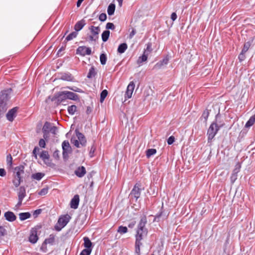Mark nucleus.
<instances>
[{
  "instance_id": "ddd939ff",
  "label": "nucleus",
  "mask_w": 255,
  "mask_h": 255,
  "mask_svg": "<svg viewBox=\"0 0 255 255\" xmlns=\"http://www.w3.org/2000/svg\"><path fill=\"white\" fill-rule=\"evenodd\" d=\"M52 126V124L49 122H46L45 123L42 128V131L44 133L43 137L44 138H46L47 137L49 130Z\"/></svg>"
},
{
  "instance_id": "a878e982",
  "label": "nucleus",
  "mask_w": 255,
  "mask_h": 255,
  "mask_svg": "<svg viewBox=\"0 0 255 255\" xmlns=\"http://www.w3.org/2000/svg\"><path fill=\"white\" fill-rule=\"evenodd\" d=\"M89 29L93 35L95 36H98L100 31V29L99 26L96 27L94 26H91Z\"/></svg>"
},
{
  "instance_id": "7ed1b4c3",
  "label": "nucleus",
  "mask_w": 255,
  "mask_h": 255,
  "mask_svg": "<svg viewBox=\"0 0 255 255\" xmlns=\"http://www.w3.org/2000/svg\"><path fill=\"white\" fill-rule=\"evenodd\" d=\"M24 167L22 165H20L15 167L14 173L15 175L12 183L14 185L17 187H18L21 181V175L24 173Z\"/></svg>"
},
{
  "instance_id": "39448f33",
  "label": "nucleus",
  "mask_w": 255,
  "mask_h": 255,
  "mask_svg": "<svg viewBox=\"0 0 255 255\" xmlns=\"http://www.w3.org/2000/svg\"><path fill=\"white\" fill-rule=\"evenodd\" d=\"M141 193L140 185L138 183L135 184L129 194L130 198L133 201L136 202L139 198Z\"/></svg>"
},
{
  "instance_id": "412c9836",
  "label": "nucleus",
  "mask_w": 255,
  "mask_h": 255,
  "mask_svg": "<svg viewBox=\"0 0 255 255\" xmlns=\"http://www.w3.org/2000/svg\"><path fill=\"white\" fill-rule=\"evenodd\" d=\"M84 243V246L86 248L85 249H92V243L88 237H85L83 239Z\"/></svg>"
},
{
  "instance_id": "13d9d810",
  "label": "nucleus",
  "mask_w": 255,
  "mask_h": 255,
  "mask_svg": "<svg viewBox=\"0 0 255 255\" xmlns=\"http://www.w3.org/2000/svg\"><path fill=\"white\" fill-rule=\"evenodd\" d=\"M39 151V148L37 146H35L32 152V154L34 157L36 159L37 158V152Z\"/></svg>"
},
{
  "instance_id": "680f3d73",
  "label": "nucleus",
  "mask_w": 255,
  "mask_h": 255,
  "mask_svg": "<svg viewBox=\"0 0 255 255\" xmlns=\"http://www.w3.org/2000/svg\"><path fill=\"white\" fill-rule=\"evenodd\" d=\"M39 145L40 147L42 148H45V142L43 139H40L39 141Z\"/></svg>"
},
{
  "instance_id": "f704fd0d",
  "label": "nucleus",
  "mask_w": 255,
  "mask_h": 255,
  "mask_svg": "<svg viewBox=\"0 0 255 255\" xmlns=\"http://www.w3.org/2000/svg\"><path fill=\"white\" fill-rule=\"evenodd\" d=\"M152 44L151 43H148L146 44V47L143 51V53L148 56V54L152 51Z\"/></svg>"
},
{
  "instance_id": "c03bdc74",
  "label": "nucleus",
  "mask_w": 255,
  "mask_h": 255,
  "mask_svg": "<svg viewBox=\"0 0 255 255\" xmlns=\"http://www.w3.org/2000/svg\"><path fill=\"white\" fill-rule=\"evenodd\" d=\"M48 191V188H43L38 192V195L40 196H44L47 194Z\"/></svg>"
},
{
  "instance_id": "5701e85b",
  "label": "nucleus",
  "mask_w": 255,
  "mask_h": 255,
  "mask_svg": "<svg viewBox=\"0 0 255 255\" xmlns=\"http://www.w3.org/2000/svg\"><path fill=\"white\" fill-rule=\"evenodd\" d=\"M45 175V174L41 172H37L31 175V178L37 181L40 180Z\"/></svg>"
},
{
  "instance_id": "c756f323",
  "label": "nucleus",
  "mask_w": 255,
  "mask_h": 255,
  "mask_svg": "<svg viewBox=\"0 0 255 255\" xmlns=\"http://www.w3.org/2000/svg\"><path fill=\"white\" fill-rule=\"evenodd\" d=\"M128 48V45L126 43L121 44L118 48V52L119 53H123Z\"/></svg>"
},
{
  "instance_id": "338daca9",
  "label": "nucleus",
  "mask_w": 255,
  "mask_h": 255,
  "mask_svg": "<svg viewBox=\"0 0 255 255\" xmlns=\"http://www.w3.org/2000/svg\"><path fill=\"white\" fill-rule=\"evenodd\" d=\"M136 33V30L134 29H132V31L130 32L129 35V38L130 39L132 38L133 36Z\"/></svg>"
},
{
  "instance_id": "3c124183",
  "label": "nucleus",
  "mask_w": 255,
  "mask_h": 255,
  "mask_svg": "<svg viewBox=\"0 0 255 255\" xmlns=\"http://www.w3.org/2000/svg\"><path fill=\"white\" fill-rule=\"evenodd\" d=\"M99 19L101 21H105L107 19V15L105 13H102L100 14Z\"/></svg>"
},
{
  "instance_id": "9b49d317",
  "label": "nucleus",
  "mask_w": 255,
  "mask_h": 255,
  "mask_svg": "<svg viewBox=\"0 0 255 255\" xmlns=\"http://www.w3.org/2000/svg\"><path fill=\"white\" fill-rule=\"evenodd\" d=\"M63 155L64 157L67 155L68 152L71 150V147L68 140H64L62 144Z\"/></svg>"
},
{
  "instance_id": "f03ea898",
  "label": "nucleus",
  "mask_w": 255,
  "mask_h": 255,
  "mask_svg": "<svg viewBox=\"0 0 255 255\" xmlns=\"http://www.w3.org/2000/svg\"><path fill=\"white\" fill-rule=\"evenodd\" d=\"M218 116V115H217L216 116V121L213 122L211 124L208 129L207 135L208 142H211L212 140L214 138V137H215V136L216 135L218 131L220 129V128L222 127L221 126H218L217 123V120Z\"/></svg>"
},
{
  "instance_id": "dca6fc26",
  "label": "nucleus",
  "mask_w": 255,
  "mask_h": 255,
  "mask_svg": "<svg viewBox=\"0 0 255 255\" xmlns=\"http://www.w3.org/2000/svg\"><path fill=\"white\" fill-rule=\"evenodd\" d=\"M169 61V58L167 57H165L162 60L157 62L154 66V68L160 69L163 66L167 65Z\"/></svg>"
},
{
  "instance_id": "e433bc0d",
  "label": "nucleus",
  "mask_w": 255,
  "mask_h": 255,
  "mask_svg": "<svg viewBox=\"0 0 255 255\" xmlns=\"http://www.w3.org/2000/svg\"><path fill=\"white\" fill-rule=\"evenodd\" d=\"M107 56L105 54L102 53L100 55V60L101 64L103 65H104L106 64L107 62Z\"/></svg>"
},
{
  "instance_id": "6e6552de",
  "label": "nucleus",
  "mask_w": 255,
  "mask_h": 255,
  "mask_svg": "<svg viewBox=\"0 0 255 255\" xmlns=\"http://www.w3.org/2000/svg\"><path fill=\"white\" fill-rule=\"evenodd\" d=\"M38 239L37 236V229L33 228L30 231V234L29 237V241L32 244H35Z\"/></svg>"
},
{
  "instance_id": "b1692460",
  "label": "nucleus",
  "mask_w": 255,
  "mask_h": 255,
  "mask_svg": "<svg viewBox=\"0 0 255 255\" xmlns=\"http://www.w3.org/2000/svg\"><path fill=\"white\" fill-rule=\"evenodd\" d=\"M115 8H116L115 4L113 3H110L108 7V9H107L108 14L109 15H112L113 14H114L115 11Z\"/></svg>"
},
{
  "instance_id": "a19ab883",
  "label": "nucleus",
  "mask_w": 255,
  "mask_h": 255,
  "mask_svg": "<svg viewBox=\"0 0 255 255\" xmlns=\"http://www.w3.org/2000/svg\"><path fill=\"white\" fill-rule=\"evenodd\" d=\"M251 43L250 42L248 41V42H246L245 44H244V47H243V48L242 50V51L243 52V53H246V52L249 50V49L250 48V46H251Z\"/></svg>"
},
{
  "instance_id": "7c9ffc66",
  "label": "nucleus",
  "mask_w": 255,
  "mask_h": 255,
  "mask_svg": "<svg viewBox=\"0 0 255 255\" xmlns=\"http://www.w3.org/2000/svg\"><path fill=\"white\" fill-rule=\"evenodd\" d=\"M46 244L53 245L55 242V236L53 234L50 235L48 238L46 239L44 241Z\"/></svg>"
},
{
  "instance_id": "aec40b11",
  "label": "nucleus",
  "mask_w": 255,
  "mask_h": 255,
  "mask_svg": "<svg viewBox=\"0 0 255 255\" xmlns=\"http://www.w3.org/2000/svg\"><path fill=\"white\" fill-rule=\"evenodd\" d=\"M66 94H67L66 97L68 99L72 100H74V101H77V100H79V96L77 94H76L73 92H70V91H66Z\"/></svg>"
},
{
  "instance_id": "2f4dec72",
  "label": "nucleus",
  "mask_w": 255,
  "mask_h": 255,
  "mask_svg": "<svg viewBox=\"0 0 255 255\" xmlns=\"http://www.w3.org/2000/svg\"><path fill=\"white\" fill-rule=\"evenodd\" d=\"M40 158L46 162V160L49 159V155L47 151H42L40 154Z\"/></svg>"
},
{
  "instance_id": "4468645a",
  "label": "nucleus",
  "mask_w": 255,
  "mask_h": 255,
  "mask_svg": "<svg viewBox=\"0 0 255 255\" xmlns=\"http://www.w3.org/2000/svg\"><path fill=\"white\" fill-rule=\"evenodd\" d=\"M4 216L5 217V220H6L8 222H13L16 219V216L11 211L6 212L4 213Z\"/></svg>"
},
{
  "instance_id": "f8f14e48",
  "label": "nucleus",
  "mask_w": 255,
  "mask_h": 255,
  "mask_svg": "<svg viewBox=\"0 0 255 255\" xmlns=\"http://www.w3.org/2000/svg\"><path fill=\"white\" fill-rule=\"evenodd\" d=\"M79 196L75 195L70 202V207L74 209L78 208L79 204Z\"/></svg>"
},
{
  "instance_id": "f3484780",
  "label": "nucleus",
  "mask_w": 255,
  "mask_h": 255,
  "mask_svg": "<svg viewBox=\"0 0 255 255\" xmlns=\"http://www.w3.org/2000/svg\"><path fill=\"white\" fill-rule=\"evenodd\" d=\"M76 135L78 140L80 142L81 145L82 146H85L86 144L87 141L84 134L79 131H76Z\"/></svg>"
},
{
  "instance_id": "8fccbe9b",
  "label": "nucleus",
  "mask_w": 255,
  "mask_h": 255,
  "mask_svg": "<svg viewBox=\"0 0 255 255\" xmlns=\"http://www.w3.org/2000/svg\"><path fill=\"white\" fill-rule=\"evenodd\" d=\"M67 88L72 91H73L74 92H78V93H83V92L82 90H81V89H80L78 87H68Z\"/></svg>"
},
{
  "instance_id": "603ef678",
  "label": "nucleus",
  "mask_w": 255,
  "mask_h": 255,
  "mask_svg": "<svg viewBox=\"0 0 255 255\" xmlns=\"http://www.w3.org/2000/svg\"><path fill=\"white\" fill-rule=\"evenodd\" d=\"M163 212L161 211L159 213H158L155 216L154 218V221H157L158 222L159 221L160 218L162 216Z\"/></svg>"
},
{
  "instance_id": "72a5a7b5",
  "label": "nucleus",
  "mask_w": 255,
  "mask_h": 255,
  "mask_svg": "<svg viewBox=\"0 0 255 255\" xmlns=\"http://www.w3.org/2000/svg\"><path fill=\"white\" fill-rule=\"evenodd\" d=\"M77 110V107L75 105L69 106L67 109L69 114L73 115Z\"/></svg>"
},
{
  "instance_id": "a211bd4d",
  "label": "nucleus",
  "mask_w": 255,
  "mask_h": 255,
  "mask_svg": "<svg viewBox=\"0 0 255 255\" xmlns=\"http://www.w3.org/2000/svg\"><path fill=\"white\" fill-rule=\"evenodd\" d=\"M26 196V191L25 187L23 186H20L19 188L18 192V200H23L24 198Z\"/></svg>"
},
{
  "instance_id": "a18cd8bd",
  "label": "nucleus",
  "mask_w": 255,
  "mask_h": 255,
  "mask_svg": "<svg viewBox=\"0 0 255 255\" xmlns=\"http://www.w3.org/2000/svg\"><path fill=\"white\" fill-rule=\"evenodd\" d=\"M92 249H84L79 255H90L91 253Z\"/></svg>"
},
{
  "instance_id": "4d7b16f0",
  "label": "nucleus",
  "mask_w": 255,
  "mask_h": 255,
  "mask_svg": "<svg viewBox=\"0 0 255 255\" xmlns=\"http://www.w3.org/2000/svg\"><path fill=\"white\" fill-rule=\"evenodd\" d=\"M42 212L41 209H37L33 212V216L34 218H36Z\"/></svg>"
},
{
  "instance_id": "09e8293b",
  "label": "nucleus",
  "mask_w": 255,
  "mask_h": 255,
  "mask_svg": "<svg viewBox=\"0 0 255 255\" xmlns=\"http://www.w3.org/2000/svg\"><path fill=\"white\" fill-rule=\"evenodd\" d=\"M241 168V165L239 163H238L235 166V169L233 171V173L234 174H237L240 171Z\"/></svg>"
},
{
  "instance_id": "37998d69",
  "label": "nucleus",
  "mask_w": 255,
  "mask_h": 255,
  "mask_svg": "<svg viewBox=\"0 0 255 255\" xmlns=\"http://www.w3.org/2000/svg\"><path fill=\"white\" fill-rule=\"evenodd\" d=\"M71 142L76 147H78V148H79L80 147V141L78 140V139H75V138H71Z\"/></svg>"
},
{
  "instance_id": "4c0bfd02",
  "label": "nucleus",
  "mask_w": 255,
  "mask_h": 255,
  "mask_svg": "<svg viewBox=\"0 0 255 255\" xmlns=\"http://www.w3.org/2000/svg\"><path fill=\"white\" fill-rule=\"evenodd\" d=\"M77 34H78L77 32H76V31L72 32L66 37L65 40L67 41L71 40L73 39V38H75L77 36Z\"/></svg>"
},
{
  "instance_id": "69168bd1",
  "label": "nucleus",
  "mask_w": 255,
  "mask_h": 255,
  "mask_svg": "<svg viewBox=\"0 0 255 255\" xmlns=\"http://www.w3.org/2000/svg\"><path fill=\"white\" fill-rule=\"evenodd\" d=\"M237 174H234L232 173V175L231 176V181L233 183L235 181V180L237 179Z\"/></svg>"
},
{
  "instance_id": "4be33fe9",
  "label": "nucleus",
  "mask_w": 255,
  "mask_h": 255,
  "mask_svg": "<svg viewBox=\"0 0 255 255\" xmlns=\"http://www.w3.org/2000/svg\"><path fill=\"white\" fill-rule=\"evenodd\" d=\"M85 23L84 20H82L77 22L74 26V29L76 32L80 31L81 30L84 26L85 25Z\"/></svg>"
},
{
  "instance_id": "49530a36",
  "label": "nucleus",
  "mask_w": 255,
  "mask_h": 255,
  "mask_svg": "<svg viewBox=\"0 0 255 255\" xmlns=\"http://www.w3.org/2000/svg\"><path fill=\"white\" fill-rule=\"evenodd\" d=\"M6 162L7 164L9 166H11L12 164V158L11 155L9 154L8 155H7L6 157Z\"/></svg>"
},
{
  "instance_id": "cd10ccee",
  "label": "nucleus",
  "mask_w": 255,
  "mask_h": 255,
  "mask_svg": "<svg viewBox=\"0 0 255 255\" xmlns=\"http://www.w3.org/2000/svg\"><path fill=\"white\" fill-rule=\"evenodd\" d=\"M255 123V115L252 116L250 119L247 121L245 125V127L249 128L252 127Z\"/></svg>"
},
{
  "instance_id": "bf43d9fd",
  "label": "nucleus",
  "mask_w": 255,
  "mask_h": 255,
  "mask_svg": "<svg viewBox=\"0 0 255 255\" xmlns=\"http://www.w3.org/2000/svg\"><path fill=\"white\" fill-rule=\"evenodd\" d=\"M175 140V138L173 136H170L167 139V143L169 145L172 144Z\"/></svg>"
},
{
  "instance_id": "774afa93",
  "label": "nucleus",
  "mask_w": 255,
  "mask_h": 255,
  "mask_svg": "<svg viewBox=\"0 0 255 255\" xmlns=\"http://www.w3.org/2000/svg\"><path fill=\"white\" fill-rule=\"evenodd\" d=\"M6 175V172L3 168H0V176L4 177Z\"/></svg>"
},
{
  "instance_id": "9d476101",
  "label": "nucleus",
  "mask_w": 255,
  "mask_h": 255,
  "mask_svg": "<svg viewBox=\"0 0 255 255\" xmlns=\"http://www.w3.org/2000/svg\"><path fill=\"white\" fill-rule=\"evenodd\" d=\"M134 83L131 81L129 83L127 87V90L125 94V98L129 99L131 97L133 90L134 89Z\"/></svg>"
},
{
  "instance_id": "c85d7f7f",
  "label": "nucleus",
  "mask_w": 255,
  "mask_h": 255,
  "mask_svg": "<svg viewBox=\"0 0 255 255\" xmlns=\"http://www.w3.org/2000/svg\"><path fill=\"white\" fill-rule=\"evenodd\" d=\"M31 214L29 212L20 213L19 214V219L21 221H24L29 218Z\"/></svg>"
},
{
  "instance_id": "0e129e2a",
  "label": "nucleus",
  "mask_w": 255,
  "mask_h": 255,
  "mask_svg": "<svg viewBox=\"0 0 255 255\" xmlns=\"http://www.w3.org/2000/svg\"><path fill=\"white\" fill-rule=\"evenodd\" d=\"M98 36H95L94 35H90L89 36V40L91 41H96L98 39Z\"/></svg>"
},
{
  "instance_id": "6ab92c4d",
  "label": "nucleus",
  "mask_w": 255,
  "mask_h": 255,
  "mask_svg": "<svg viewBox=\"0 0 255 255\" xmlns=\"http://www.w3.org/2000/svg\"><path fill=\"white\" fill-rule=\"evenodd\" d=\"M60 79L67 81H73L74 77L70 73H64L62 74Z\"/></svg>"
},
{
  "instance_id": "ea45409f",
  "label": "nucleus",
  "mask_w": 255,
  "mask_h": 255,
  "mask_svg": "<svg viewBox=\"0 0 255 255\" xmlns=\"http://www.w3.org/2000/svg\"><path fill=\"white\" fill-rule=\"evenodd\" d=\"M156 153V150L154 148L148 149L146 151V156L149 157Z\"/></svg>"
},
{
  "instance_id": "de8ad7c7",
  "label": "nucleus",
  "mask_w": 255,
  "mask_h": 255,
  "mask_svg": "<svg viewBox=\"0 0 255 255\" xmlns=\"http://www.w3.org/2000/svg\"><path fill=\"white\" fill-rule=\"evenodd\" d=\"M6 234L5 228L2 226H0V239L2 238Z\"/></svg>"
},
{
  "instance_id": "79ce46f5",
  "label": "nucleus",
  "mask_w": 255,
  "mask_h": 255,
  "mask_svg": "<svg viewBox=\"0 0 255 255\" xmlns=\"http://www.w3.org/2000/svg\"><path fill=\"white\" fill-rule=\"evenodd\" d=\"M209 114V111L207 109L205 110L202 114V117L204 119L205 122H206L208 120Z\"/></svg>"
},
{
  "instance_id": "864d4df0",
  "label": "nucleus",
  "mask_w": 255,
  "mask_h": 255,
  "mask_svg": "<svg viewBox=\"0 0 255 255\" xmlns=\"http://www.w3.org/2000/svg\"><path fill=\"white\" fill-rule=\"evenodd\" d=\"M115 28L114 24L111 22H108L106 24V28L108 29L113 30Z\"/></svg>"
},
{
  "instance_id": "c9c22d12",
  "label": "nucleus",
  "mask_w": 255,
  "mask_h": 255,
  "mask_svg": "<svg viewBox=\"0 0 255 255\" xmlns=\"http://www.w3.org/2000/svg\"><path fill=\"white\" fill-rule=\"evenodd\" d=\"M128 231L127 227L120 226L119 227L117 232L121 234L127 233Z\"/></svg>"
},
{
  "instance_id": "bb28decb",
  "label": "nucleus",
  "mask_w": 255,
  "mask_h": 255,
  "mask_svg": "<svg viewBox=\"0 0 255 255\" xmlns=\"http://www.w3.org/2000/svg\"><path fill=\"white\" fill-rule=\"evenodd\" d=\"M148 55L143 53L142 56H139L137 60V64L139 65H141L143 62L146 61L147 59Z\"/></svg>"
},
{
  "instance_id": "f257e3e1",
  "label": "nucleus",
  "mask_w": 255,
  "mask_h": 255,
  "mask_svg": "<svg viewBox=\"0 0 255 255\" xmlns=\"http://www.w3.org/2000/svg\"><path fill=\"white\" fill-rule=\"evenodd\" d=\"M147 223L146 217L144 215L141 217L136 230L135 242V253L136 255L140 254V246L142 245V240L145 238L148 233V230L145 228Z\"/></svg>"
},
{
  "instance_id": "e2e57ef3",
  "label": "nucleus",
  "mask_w": 255,
  "mask_h": 255,
  "mask_svg": "<svg viewBox=\"0 0 255 255\" xmlns=\"http://www.w3.org/2000/svg\"><path fill=\"white\" fill-rule=\"evenodd\" d=\"M57 130V128L56 127L53 126L49 130V132H51L53 134H55L56 133Z\"/></svg>"
},
{
  "instance_id": "473e14b6",
  "label": "nucleus",
  "mask_w": 255,
  "mask_h": 255,
  "mask_svg": "<svg viewBox=\"0 0 255 255\" xmlns=\"http://www.w3.org/2000/svg\"><path fill=\"white\" fill-rule=\"evenodd\" d=\"M110 31L109 30H105L102 34V39L103 42H106L109 37Z\"/></svg>"
},
{
  "instance_id": "1a4fd4ad",
  "label": "nucleus",
  "mask_w": 255,
  "mask_h": 255,
  "mask_svg": "<svg viewBox=\"0 0 255 255\" xmlns=\"http://www.w3.org/2000/svg\"><path fill=\"white\" fill-rule=\"evenodd\" d=\"M66 95V91L59 92L55 95L54 98L57 102L60 104L67 99Z\"/></svg>"
},
{
  "instance_id": "393cba45",
  "label": "nucleus",
  "mask_w": 255,
  "mask_h": 255,
  "mask_svg": "<svg viewBox=\"0 0 255 255\" xmlns=\"http://www.w3.org/2000/svg\"><path fill=\"white\" fill-rule=\"evenodd\" d=\"M97 74V72L95 70V68L94 66H92L89 69V71L87 75V78L89 79H92Z\"/></svg>"
},
{
  "instance_id": "5fc2aeb1",
  "label": "nucleus",
  "mask_w": 255,
  "mask_h": 255,
  "mask_svg": "<svg viewBox=\"0 0 255 255\" xmlns=\"http://www.w3.org/2000/svg\"><path fill=\"white\" fill-rule=\"evenodd\" d=\"M47 245L44 242L42 243V246L40 248V250L44 253H46L47 251Z\"/></svg>"
},
{
  "instance_id": "6e6d98bb",
  "label": "nucleus",
  "mask_w": 255,
  "mask_h": 255,
  "mask_svg": "<svg viewBox=\"0 0 255 255\" xmlns=\"http://www.w3.org/2000/svg\"><path fill=\"white\" fill-rule=\"evenodd\" d=\"M245 53H243V52L241 51V53L239 54L238 58L240 62H242L245 60L246 58Z\"/></svg>"
},
{
  "instance_id": "423d86ee",
  "label": "nucleus",
  "mask_w": 255,
  "mask_h": 255,
  "mask_svg": "<svg viewBox=\"0 0 255 255\" xmlns=\"http://www.w3.org/2000/svg\"><path fill=\"white\" fill-rule=\"evenodd\" d=\"M91 48L85 46H79L76 49V54L82 56H85L86 55H91Z\"/></svg>"
},
{
  "instance_id": "2eb2a0df",
  "label": "nucleus",
  "mask_w": 255,
  "mask_h": 255,
  "mask_svg": "<svg viewBox=\"0 0 255 255\" xmlns=\"http://www.w3.org/2000/svg\"><path fill=\"white\" fill-rule=\"evenodd\" d=\"M74 173L77 176L81 178L83 177L86 173V168L83 166L79 167L75 170Z\"/></svg>"
},
{
  "instance_id": "20e7f679",
  "label": "nucleus",
  "mask_w": 255,
  "mask_h": 255,
  "mask_svg": "<svg viewBox=\"0 0 255 255\" xmlns=\"http://www.w3.org/2000/svg\"><path fill=\"white\" fill-rule=\"evenodd\" d=\"M71 219V216L68 214L61 216L58 219L57 225L55 226V230L57 231H60L66 226Z\"/></svg>"
},
{
  "instance_id": "0eeeda50",
  "label": "nucleus",
  "mask_w": 255,
  "mask_h": 255,
  "mask_svg": "<svg viewBox=\"0 0 255 255\" xmlns=\"http://www.w3.org/2000/svg\"><path fill=\"white\" fill-rule=\"evenodd\" d=\"M18 109V108L16 107L8 111L6 114V119L8 121L12 122L14 120V119L17 116Z\"/></svg>"
},
{
  "instance_id": "052dcab7",
  "label": "nucleus",
  "mask_w": 255,
  "mask_h": 255,
  "mask_svg": "<svg viewBox=\"0 0 255 255\" xmlns=\"http://www.w3.org/2000/svg\"><path fill=\"white\" fill-rule=\"evenodd\" d=\"M95 149H96V147H95V146L94 145H93L91 147L90 152H89V155H90V157H92L93 156V154L95 151Z\"/></svg>"
},
{
  "instance_id": "58836bf2",
  "label": "nucleus",
  "mask_w": 255,
  "mask_h": 255,
  "mask_svg": "<svg viewBox=\"0 0 255 255\" xmlns=\"http://www.w3.org/2000/svg\"><path fill=\"white\" fill-rule=\"evenodd\" d=\"M108 91L107 90H104L102 91L100 94V102L101 103L103 102L105 99L108 95Z\"/></svg>"
}]
</instances>
